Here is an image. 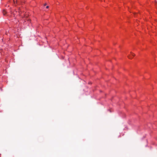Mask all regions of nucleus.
Listing matches in <instances>:
<instances>
[{
	"mask_svg": "<svg viewBox=\"0 0 157 157\" xmlns=\"http://www.w3.org/2000/svg\"><path fill=\"white\" fill-rule=\"evenodd\" d=\"M6 13V11L5 10L3 11V14L5 15Z\"/></svg>",
	"mask_w": 157,
	"mask_h": 157,
	"instance_id": "f03ea898",
	"label": "nucleus"
},
{
	"mask_svg": "<svg viewBox=\"0 0 157 157\" xmlns=\"http://www.w3.org/2000/svg\"><path fill=\"white\" fill-rule=\"evenodd\" d=\"M46 5V3H45L44 5V6H45Z\"/></svg>",
	"mask_w": 157,
	"mask_h": 157,
	"instance_id": "39448f33",
	"label": "nucleus"
},
{
	"mask_svg": "<svg viewBox=\"0 0 157 157\" xmlns=\"http://www.w3.org/2000/svg\"><path fill=\"white\" fill-rule=\"evenodd\" d=\"M131 53L132 56H135V55L134 54L132 53L131 52Z\"/></svg>",
	"mask_w": 157,
	"mask_h": 157,
	"instance_id": "7ed1b4c3",
	"label": "nucleus"
},
{
	"mask_svg": "<svg viewBox=\"0 0 157 157\" xmlns=\"http://www.w3.org/2000/svg\"><path fill=\"white\" fill-rule=\"evenodd\" d=\"M128 58L130 59H131L132 58V57L130 55H128Z\"/></svg>",
	"mask_w": 157,
	"mask_h": 157,
	"instance_id": "f257e3e1",
	"label": "nucleus"
},
{
	"mask_svg": "<svg viewBox=\"0 0 157 157\" xmlns=\"http://www.w3.org/2000/svg\"><path fill=\"white\" fill-rule=\"evenodd\" d=\"M46 8H49V6H47L46 7Z\"/></svg>",
	"mask_w": 157,
	"mask_h": 157,
	"instance_id": "20e7f679",
	"label": "nucleus"
}]
</instances>
